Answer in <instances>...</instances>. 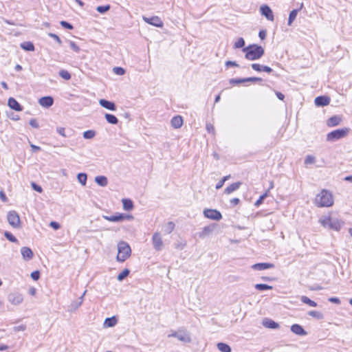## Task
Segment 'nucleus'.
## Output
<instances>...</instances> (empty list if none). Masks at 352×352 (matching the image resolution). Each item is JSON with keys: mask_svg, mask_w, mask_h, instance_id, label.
<instances>
[{"mask_svg": "<svg viewBox=\"0 0 352 352\" xmlns=\"http://www.w3.org/2000/svg\"><path fill=\"white\" fill-rule=\"evenodd\" d=\"M315 204L318 207H329L333 204L331 192L327 190H322L315 198Z\"/></svg>", "mask_w": 352, "mask_h": 352, "instance_id": "obj_1", "label": "nucleus"}, {"mask_svg": "<svg viewBox=\"0 0 352 352\" xmlns=\"http://www.w3.org/2000/svg\"><path fill=\"white\" fill-rule=\"evenodd\" d=\"M243 52L245 53V56L247 59L254 60L263 55L264 49L261 45H247L243 48Z\"/></svg>", "mask_w": 352, "mask_h": 352, "instance_id": "obj_2", "label": "nucleus"}, {"mask_svg": "<svg viewBox=\"0 0 352 352\" xmlns=\"http://www.w3.org/2000/svg\"><path fill=\"white\" fill-rule=\"evenodd\" d=\"M320 222L323 227L335 231H340L344 225V222L342 221L331 217H326L324 219H320Z\"/></svg>", "mask_w": 352, "mask_h": 352, "instance_id": "obj_3", "label": "nucleus"}, {"mask_svg": "<svg viewBox=\"0 0 352 352\" xmlns=\"http://www.w3.org/2000/svg\"><path fill=\"white\" fill-rule=\"evenodd\" d=\"M118 253L116 259L119 262L125 261L130 256L131 250L129 245L125 241H120L118 244Z\"/></svg>", "mask_w": 352, "mask_h": 352, "instance_id": "obj_4", "label": "nucleus"}, {"mask_svg": "<svg viewBox=\"0 0 352 352\" xmlns=\"http://www.w3.org/2000/svg\"><path fill=\"white\" fill-rule=\"evenodd\" d=\"M349 131L346 127L336 129L327 133L326 140L327 142H336L346 136Z\"/></svg>", "mask_w": 352, "mask_h": 352, "instance_id": "obj_5", "label": "nucleus"}, {"mask_svg": "<svg viewBox=\"0 0 352 352\" xmlns=\"http://www.w3.org/2000/svg\"><path fill=\"white\" fill-rule=\"evenodd\" d=\"M7 219L10 226L14 228H19L21 226V221L19 214L12 210L8 212L7 215Z\"/></svg>", "mask_w": 352, "mask_h": 352, "instance_id": "obj_6", "label": "nucleus"}, {"mask_svg": "<svg viewBox=\"0 0 352 352\" xmlns=\"http://www.w3.org/2000/svg\"><path fill=\"white\" fill-rule=\"evenodd\" d=\"M102 217L104 219L109 221H112V222H119V221H122L125 219H133V217L132 215L122 214V213H116V214L112 215V216L103 215Z\"/></svg>", "mask_w": 352, "mask_h": 352, "instance_id": "obj_7", "label": "nucleus"}, {"mask_svg": "<svg viewBox=\"0 0 352 352\" xmlns=\"http://www.w3.org/2000/svg\"><path fill=\"white\" fill-rule=\"evenodd\" d=\"M263 81L261 78L258 77H248L243 78H231L229 80V82L231 85H239L245 82H261Z\"/></svg>", "mask_w": 352, "mask_h": 352, "instance_id": "obj_8", "label": "nucleus"}, {"mask_svg": "<svg viewBox=\"0 0 352 352\" xmlns=\"http://www.w3.org/2000/svg\"><path fill=\"white\" fill-rule=\"evenodd\" d=\"M168 338L174 337L177 338L181 342L185 343H189L191 341V338L189 334L184 331H173L171 334L168 336Z\"/></svg>", "mask_w": 352, "mask_h": 352, "instance_id": "obj_9", "label": "nucleus"}, {"mask_svg": "<svg viewBox=\"0 0 352 352\" xmlns=\"http://www.w3.org/2000/svg\"><path fill=\"white\" fill-rule=\"evenodd\" d=\"M204 215L206 218L215 221H219L222 219L221 213L216 209H205Z\"/></svg>", "mask_w": 352, "mask_h": 352, "instance_id": "obj_10", "label": "nucleus"}, {"mask_svg": "<svg viewBox=\"0 0 352 352\" xmlns=\"http://www.w3.org/2000/svg\"><path fill=\"white\" fill-rule=\"evenodd\" d=\"M8 300L11 304L18 305L23 302V297L22 294L18 292H13L8 294Z\"/></svg>", "mask_w": 352, "mask_h": 352, "instance_id": "obj_11", "label": "nucleus"}, {"mask_svg": "<svg viewBox=\"0 0 352 352\" xmlns=\"http://www.w3.org/2000/svg\"><path fill=\"white\" fill-rule=\"evenodd\" d=\"M152 241L153 248H155V250L160 251L162 250L163 246V241L160 233L155 232L153 234L152 237Z\"/></svg>", "mask_w": 352, "mask_h": 352, "instance_id": "obj_12", "label": "nucleus"}, {"mask_svg": "<svg viewBox=\"0 0 352 352\" xmlns=\"http://www.w3.org/2000/svg\"><path fill=\"white\" fill-rule=\"evenodd\" d=\"M260 11L262 15L265 16V18L270 21H273L274 19L273 12L272 9L267 5H263L260 8Z\"/></svg>", "mask_w": 352, "mask_h": 352, "instance_id": "obj_13", "label": "nucleus"}, {"mask_svg": "<svg viewBox=\"0 0 352 352\" xmlns=\"http://www.w3.org/2000/svg\"><path fill=\"white\" fill-rule=\"evenodd\" d=\"M144 21L151 25H153L155 27L160 28L163 26V22L161 19L157 16L146 17L143 16Z\"/></svg>", "mask_w": 352, "mask_h": 352, "instance_id": "obj_14", "label": "nucleus"}, {"mask_svg": "<svg viewBox=\"0 0 352 352\" xmlns=\"http://www.w3.org/2000/svg\"><path fill=\"white\" fill-rule=\"evenodd\" d=\"M99 104L103 108L112 111H115L117 109V107L113 102L107 100L106 99H100L99 100Z\"/></svg>", "mask_w": 352, "mask_h": 352, "instance_id": "obj_15", "label": "nucleus"}, {"mask_svg": "<svg viewBox=\"0 0 352 352\" xmlns=\"http://www.w3.org/2000/svg\"><path fill=\"white\" fill-rule=\"evenodd\" d=\"M314 102L317 107H324L329 104L330 98L326 96H320L315 98Z\"/></svg>", "mask_w": 352, "mask_h": 352, "instance_id": "obj_16", "label": "nucleus"}, {"mask_svg": "<svg viewBox=\"0 0 352 352\" xmlns=\"http://www.w3.org/2000/svg\"><path fill=\"white\" fill-rule=\"evenodd\" d=\"M38 103L41 106L49 108L54 104V98L52 96H43L38 100Z\"/></svg>", "mask_w": 352, "mask_h": 352, "instance_id": "obj_17", "label": "nucleus"}, {"mask_svg": "<svg viewBox=\"0 0 352 352\" xmlns=\"http://www.w3.org/2000/svg\"><path fill=\"white\" fill-rule=\"evenodd\" d=\"M8 105L10 109L16 111H21L23 110V107L18 102V101L15 98L12 97H10L8 99Z\"/></svg>", "mask_w": 352, "mask_h": 352, "instance_id": "obj_18", "label": "nucleus"}, {"mask_svg": "<svg viewBox=\"0 0 352 352\" xmlns=\"http://www.w3.org/2000/svg\"><path fill=\"white\" fill-rule=\"evenodd\" d=\"M263 325L268 329H276L279 328V324L270 318H264L262 322Z\"/></svg>", "mask_w": 352, "mask_h": 352, "instance_id": "obj_19", "label": "nucleus"}, {"mask_svg": "<svg viewBox=\"0 0 352 352\" xmlns=\"http://www.w3.org/2000/svg\"><path fill=\"white\" fill-rule=\"evenodd\" d=\"M291 331L298 336H306L307 334V331L303 329V327L298 324H294L291 326Z\"/></svg>", "mask_w": 352, "mask_h": 352, "instance_id": "obj_20", "label": "nucleus"}, {"mask_svg": "<svg viewBox=\"0 0 352 352\" xmlns=\"http://www.w3.org/2000/svg\"><path fill=\"white\" fill-rule=\"evenodd\" d=\"M21 253L23 258L25 261L31 260L34 256L32 250L28 247H23L21 249Z\"/></svg>", "mask_w": 352, "mask_h": 352, "instance_id": "obj_21", "label": "nucleus"}, {"mask_svg": "<svg viewBox=\"0 0 352 352\" xmlns=\"http://www.w3.org/2000/svg\"><path fill=\"white\" fill-rule=\"evenodd\" d=\"M252 68L256 72H265L267 73H271L273 72V69L267 65H263L258 63L252 64Z\"/></svg>", "mask_w": 352, "mask_h": 352, "instance_id": "obj_22", "label": "nucleus"}, {"mask_svg": "<svg viewBox=\"0 0 352 352\" xmlns=\"http://www.w3.org/2000/svg\"><path fill=\"white\" fill-rule=\"evenodd\" d=\"M342 121V117L339 116H333L329 118L327 121L328 126L333 127L338 126Z\"/></svg>", "mask_w": 352, "mask_h": 352, "instance_id": "obj_23", "label": "nucleus"}, {"mask_svg": "<svg viewBox=\"0 0 352 352\" xmlns=\"http://www.w3.org/2000/svg\"><path fill=\"white\" fill-rule=\"evenodd\" d=\"M274 265L269 263H258L252 265V268L255 270H265L273 268Z\"/></svg>", "mask_w": 352, "mask_h": 352, "instance_id": "obj_24", "label": "nucleus"}, {"mask_svg": "<svg viewBox=\"0 0 352 352\" xmlns=\"http://www.w3.org/2000/svg\"><path fill=\"white\" fill-rule=\"evenodd\" d=\"M171 126L174 129H179L183 124V118L181 116H175L170 120Z\"/></svg>", "mask_w": 352, "mask_h": 352, "instance_id": "obj_25", "label": "nucleus"}, {"mask_svg": "<svg viewBox=\"0 0 352 352\" xmlns=\"http://www.w3.org/2000/svg\"><path fill=\"white\" fill-rule=\"evenodd\" d=\"M241 182H235V183H232V184H230V186H228L226 188H225L224 190V193L226 194H230L231 192L236 190L237 189L239 188V187L241 186Z\"/></svg>", "mask_w": 352, "mask_h": 352, "instance_id": "obj_26", "label": "nucleus"}, {"mask_svg": "<svg viewBox=\"0 0 352 352\" xmlns=\"http://www.w3.org/2000/svg\"><path fill=\"white\" fill-rule=\"evenodd\" d=\"M214 230V226H208L203 228L202 231L199 232L198 235L200 238L204 239L205 236L211 233Z\"/></svg>", "mask_w": 352, "mask_h": 352, "instance_id": "obj_27", "label": "nucleus"}, {"mask_svg": "<svg viewBox=\"0 0 352 352\" xmlns=\"http://www.w3.org/2000/svg\"><path fill=\"white\" fill-rule=\"evenodd\" d=\"M95 182L98 185H99L102 187L106 186L108 184V180H107V177L103 176V175L96 177Z\"/></svg>", "mask_w": 352, "mask_h": 352, "instance_id": "obj_28", "label": "nucleus"}, {"mask_svg": "<svg viewBox=\"0 0 352 352\" xmlns=\"http://www.w3.org/2000/svg\"><path fill=\"white\" fill-rule=\"evenodd\" d=\"M104 118H105L107 122L111 124H117L119 122L117 117L111 113H105Z\"/></svg>", "mask_w": 352, "mask_h": 352, "instance_id": "obj_29", "label": "nucleus"}, {"mask_svg": "<svg viewBox=\"0 0 352 352\" xmlns=\"http://www.w3.org/2000/svg\"><path fill=\"white\" fill-rule=\"evenodd\" d=\"M122 204L124 210L127 211L131 210L134 207L133 202L130 199H123Z\"/></svg>", "mask_w": 352, "mask_h": 352, "instance_id": "obj_30", "label": "nucleus"}, {"mask_svg": "<svg viewBox=\"0 0 352 352\" xmlns=\"http://www.w3.org/2000/svg\"><path fill=\"white\" fill-rule=\"evenodd\" d=\"M217 347L221 352H231L232 351L231 347L224 342L217 343Z\"/></svg>", "mask_w": 352, "mask_h": 352, "instance_id": "obj_31", "label": "nucleus"}, {"mask_svg": "<svg viewBox=\"0 0 352 352\" xmlns=\"http://www.w3.org/2000/svg\"><path fill=\"white\" fill-rule=\"evenodd\" d=\"M300 300L303 303L307 304V305H309L310 307H315L317 306V303L315 301L311 300L306 296H302L300 298Z\"/></svg>", "mask_w": 352, "mask_h": 352, "instance_id": "obj_32", "label": "nucleus"}, {"mask_svg": "<svg viewBox=\"0 0 352 352\" xmlns=\"http://www.w3.org/2000/svg\"><path fill=\"white\" fill-rule=\"evenodd\" d=\"M117 323V319L115 316L111 318H107L104 320V325L108 327H114Z\"/></svg>", "mask_w": 352, "mask_h": 352, "instance_id": "obj_33", "label": "nucleus"}, {"mask_svg": "<svg viewBox=\"0 0 352 352\" xmlns=\"http://www.w3.org/2000/svg\"><path fill=\"white\" fill-rule=\"evenodd\" d=\"M307 314L310 316H312L318 320H322L324 318V315L320 311L312 310L309 311Z\"/></svg>", "mask_w": 352, "mask_h": 352, "instance_id": "obj_34", "label": "nucleus"}, {"mask_svg": "<svg viewBox=\"0 0 352 352\" xmlns=\"http://www.w3.org/2000/svg\"><path fill=\"white\" fill-rule=\"evenodd\" d=\"M77 179L79 183L82 186H85L87 184V175L86 173H80L77 175Z\"/></svg>", "mask_w": 352, "mask_h": 352, "instance_id": "obj_35", "label": "nucleus"}, {"mask_svg": "<svg viewBox=\"0 0 352 352\" xmlns=\"http://www.w3.org/2000/svg\"><path fill=\"white\" fill-rule=\"evenodd\" d=\"M299 10L300 9H294L290 12L288 18V25H291L292 23L296 19Z\"/></svg>", "mask_w": 352, "mask_h": 352, "instance_id": "obj_36", "label": "nucleus"}, {"mask_svg": "<svg viewBox=\"0 0 352 352\" xmlns=\"http://www.w3.org/2000/svg\"><path fill=\"white\" fill-rule=\"evenodd\" d=\"M254 287L259 291H264L268 289H272L273 287L267 284L258 283L256 284Z\"/></svg>", "mask_w": 352, "mask_h": 352, "instance_id": "obj_37", "label": "nucleus"}, {"mask_svg": "<svg viewBox=\"0 0 352 352\" xmlns=\"http://www.w3.org/2000/svg\"><path fill=\"white\" fill-rule=\"evenodd\" d=\"M56 132L63 137L67 138L71 136L72 130H69V132L66 133L65 128L64 127H57Z\"/></svg>", "mask_w": 352, "mask_h": 352, "instance_id": "obj_38", "label": "nucleus"}, {"mask_svg": "<svg viewBox=\"0 0 352 352\" xmlns=\"http://www.w3.org/2000/svg\"><path fill=\"white\" fill-rule=\"evenodd\" d=\"M111 9V6L109 4L105 6H98L96 8V10L100 14H104L107 11Z\"/></svg>", "mask_w": 352, "mask_h": 352, "instance_id": "obj_39", "label": "nucleus"}, {"mask_svg": "<svg viewBox=\"0 0 352 352\" xmlns=\"http://www.w3.org/2000/svg\"><path fill=\"white\" fill-rule=\"evenodd\" d=\"M129 270L124 269L121 273H120L118 275L117 279L120 281H122L129 274Z\"/></svg>", "mask_w": 352, "mask_h": 352, "instance_id": "obj_40", "label": "nucleus"}, {"mask_svg": "<svg viewBox=\"0 0 352 352\" xmlns=\"http://www.w3.org/2000/svg\"><path fill=\"white\" fill-rule=\"evenodd\" d=\"M96 135V132L94 130H87L83 133V138L85 139H91Z\"/></svg>", "mask_w": 352, "mask_h": 352, "instance_id": "obj_41", "label": "nucleus"}, {"mask_svg": "<svg viewBox=\"0 0 352 352\" xmlns=\"http://www.w3.org/2000/svg\"><path fill=\"white\" fill-rule=\"evenodd\" d=\"M59 76L65 80H69L71 78V74L67 71L62 69L59 72Z\"/></svg>", "mask_w": 352, "mask_h": 352, "instance_id": "obj_42", "label": "nucleus"}, {"mask_svg": "<svg viewBox=\"0 0 352 352\" xmlns=\"http://www.w3.org/2000/svg\"><path fill=\"white\" fill-rule=\"evenodd\" d=\"M174 228H175L174 223L172 222V221H169L166 225L165 231H166V233L170 234V232H173Z\"/></svg>", "mask_w": 352, "mask_h": 352, "instance_id": "obj_43", "label": "nucleus"}, {"mask_svg": "<svg viewBox=\"0 0 352 352\" xmlns=\"http://www.w3.org/2000/svg\"><path fill=\"white\" fill-rule=\"evenodd\" d=\"M268 196L267 192H265L260 196L258 199L255 202L254 206L258 207L264 201V199Z\"/></svg>", "mask_w": 352, "mask_h": 352, "instance_id": "obj_44", "label": "nucleus"}, {"mask_svg": "<svg viewBox=\"0 0 352 352\" xmlns=\"http://www.w3.org/2000/svg\"><path fill=\"white\" fill-rule=\"evenodd\" d=\"M4 236H6V238L8 240H9L11 242L15 243L17 241L16 238L12 233H10L9 232H6L4 234Z\"/></svg>", "mask_w": 352, "mask_h": 352, "instance_id": "obj_45", "label": "nucleus"}, {"mask_svg": "<svg viewBox=\"0 0 352 352\" xmlns=\"http://www.w3.org/2000/svg\"><path fill=\"white\" fill-rule=\"evenodd\" d=\"M60 24L65 29L72 30L74 28L73 25L70 23L65 21H61Z\"/></svg>", "mask_w": 352, "mask_h": 352, "instance_id": "obj_46", "label": "nucleus"}, {"mask_svg": "<svg viewBox=\"0 0 352 352\" xmlns=\"http://www.w3.org/2000/svg\"><path fill=\"white\" fill-rule=\"evenodd\" d=\"M113 72L115 74H116L117 75H123L125 74V70L124 68L121 67H115L113 68Z\"/></svg>", "mask_w": 352, "mask_h": 352, "instance_id": "obj_47", "label": "nucleus"}, {"mask_svg": "<svg viewBox=\"0 0 352 352\" xmlns=\"http://www.w3.org/2000/svg\"><path fill=\"white\" fill-rule=\"evenodd\" d=\"M316 161L315 157L313 155H307L305 160V164H314Z\"/></svg>", "mask_w": 352, "mask_h": 352, "instance_id": "obj_48", "label": "nucleus"}, {"mask_svg": "<svg viewBox=\"0 0 352 352\" xmlns=\"http://www.w3.org/2000/svg\"><path fill=\"white\" fill-rule=\"evenodd\" d=\"M41 273L39 271L36 270L31 273L30 276L34 280H38L40 278Z\"/></svg>", "mask_w": 352, "mask_h": 352, "instance_id": "obj_49", "label": "nucleus"}, {"mask_svg": "<svg viewBox=\"0 0 352 352\" xmlns=\"http://www.w3.org/2000/svg\"><path fill=\"white\" fill-rule=\"evenodd\" d=\"M32 188L36 192H43V188H41V186L36 184V183L34 182H32Z\"/></svg>", "mask_w": 352, "mask_h": 352, "instance_id": "obj_50", "label": "nucleus"}, {"mask_svg": "<svg viewBox=\"0 0 352 352\" xmlns=\"http://www.w3.org/2000/svg\"><path fill=\"white\" fill-rule=\"evenodd\" d=\"M206 128L208 133L214 134V127L213 124L210 123H207Z\"/></svg>", "mask_w": 352, "mask_h": 352, "instance_id": "obj_51", "label": "nucleus"}, {"mask_svg": "<svg viewBox=\"0 0 352 352\" xmlns=\"http://www.w3.org/2000/svg\"><path fill=\"white\" fill-rule=\"evenodd\" d=\"M26 329V325L25 324H21V325H19V326H15L13 327V330L16 332V331H25Z\"/></svg>", "mask_w": 352, "mask_h": 352, "instance_id": "obj_52", "label": "nucleus"}, {"mask_svg": "<svg viewBox=\"0 0 352 352\" xmlns=\"http://www.w3.org/2000/svg\"><path fill=\"white\" fill-rule=\"evenodd\" d=\"M21 48L27 52H33L35 50L34 45H21Z\"/></svg>", "mask_w": 352, "mask_h": 352, "instance_id": "obj_53", "label": "nucleus"}, {"mask_svg": "<svg viewBox=\"0 0 352 352\" xmlns=\"http://www.w3.org/2000/svg\"><path fill=\"white\" fill-rule=\"evenodd\" d=\"M225 65L227 67H239V65L236 63V62L235 61H232V60H228L225 63Z\"/></svg>", "mask_w": 352, "mask_h": 352, "instance_id": "obj_54", "label": "nucleus"}, {"mask_svg": "<svg viewBox=\"0 0 352 352\" xmlns=\"http://www.w3.org/2000/svg\"><path fill=\"white\" fill-rule=\"evenodd\" d=\"M82 304V300H80V301H75V302H73L70 307H71V309H76L77 308H78Z\"/></svg>", "mask_w": 352, "mask_h": 352, "instance_id": "obj_55", "label": "nucleus"}, {"mask_svg": "<svg viewBox=\"0 0 352 352\" xmlns=\"http://www.w3.org/2000/svg\"><path fill=\"white\" fill-rule=\"evenodd\" d=\"M30 125L35 129H38L39 127V125L35 119H31L29 122Z\"/></svg>", "mask_w": 352, "mask_h": 352, "instance_id": "obj_56", "label": "nucleus"}, {"mask_svg": "<svg viewBox=\"0 0 352 352\" xmlns=\"http://www.w3.org/2000/svg\"><path fill=\"white\" fill-rule=\"evenodd\" d=\"M267 36V32L265 30H262L258 33V36L260 37L261 41H263Z\"/></svg>", "mask_w": 352, "mask_h": 352, "instance_id": "obj_57", "label": "nucleus"}, {"mask_svg": "<svg viewBox=\"0 0 352 352\" xmlns=\"http://www.w3.org/2000/svg\"><path fill=\"white\" fill-rule=\"evenodd\" d=\"M50 226L54 230H58L60 227V224L56 221H51Z\"/></svg>", "mask_w": 352, "mask_h": 352, "instance_id": "obj_58", "label": "nucleus"}, {"mask_svg": "<svg viewBox=\"0 0 352 352\" xmlns=\"http://www.w3.org/2000/svg\"><path fill=\"white\" fill-rule=\"evenodd\" d=\"M329 301L336 304H340V300L337 297H331L329 298Z\"/></svg>", "mask_w": 352, "mask_h": 352, "instance_id": "obj_59", "label": "nucleus"}, {"mask_svg": "<svg viewBox=\"0 0 352 352\" xmlns=\"http://www.w3.org/2000/svg\"><path fill=\"white\" fill-rule=\"evenodd\" d=\"M30 146L32 148V152H34V153L38 152L41 150V147L38 146H36L34 144H31Z\"/></svg>", "mask_w": 352, "mask_h": 352, "instance_id": "obj_60", "label": "nucleus"}, {"mask_svg": "<svg viewBox=\"0 0 352 352\" xmlns=\"http://www.w3.org/2000/svg\"><path fill=\"white\" fill-rule=\"evenodd\" d=\"M240 202L239 198H233L230 200V204L232 206H236Z\"/></svg>", "mask_w": 352, "mask_h": 352, "instance_id": "obj_61", "label": "nucleus"}, {"mask_svg": "<svg viewBox=\"0 0 352 352\" xmlns=\"http://www.w3.org/2000/svg\"><path fill=\"white\" fill-rule=\"evenodd\" d=\"M224 182L223 180L221 179L219 180L217 184H216V188L217 189H220L221 188H222V186H223L224 184Z\"/></svg>", "mask_w": 352, "mask_h": 352, "instance_id": "obj_62", "label": "nucleus"}, {"mask_svg": "<svg viewBox=\"0 0 352 352\" xmlns=\"http://www.w3.org/2000/svg\"><path fill=\"white\" fill-rule=\"evenodd\" d=\"M276 95L277 98H278L279 100H283L285 98V96H284V94H282V93H280V92L277 91V92L276 93Z\"/></svg>", "mask_w": 352, "mask_h": 352, "instance_id": "obj_63", "label": "nucleus"}, {"mask_svg": "<svg viewBox=\"0 0 352 352\" xmlns=\"http://www.w3.org/2000/svg\"><path fill=\"white\" fill-rule=\"evenodd\" d=\"M49 36H51V37L54 38L57 43H60L61 42L60 38L57 35H56L54 34H49Z\"/></svg>", "mask_w": 352, "mask_h": 352, "instance_id": "obj_64", "label": "nucleus"}]
</instances>
